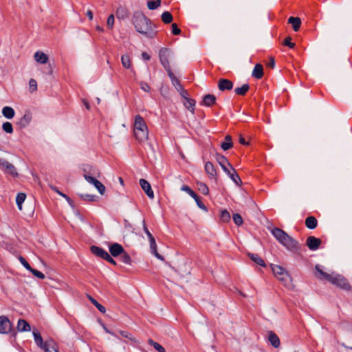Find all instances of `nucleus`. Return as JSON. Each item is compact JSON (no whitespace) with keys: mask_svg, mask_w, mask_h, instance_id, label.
Instances as JSON below:
<instances>
[{"mask_svg":"<svg viewBox=\"0 0 352 352\" xmlns=\"http://www.w3.org/2000/svg\"><path fill=\"white\" fill-rule=\"evenodd\" d=\"M173 85L175 87L177 91H182L186 94V91L183 88L179 80L177 78L172 82Z\"/></svg>","mask_w":352,"mask_h":352,"instance_id":"nucleus-46","label":"nucleus"},{"mask_svg":"<svg viewBox=\"0 0 352 352\" xmlns=\"http://www.w3.org/2000/svg\"><path fill=\"white\" fill-rule=\"evenodd\" d=\"M272 270L274 275L281 281H284L289 276L286 270L280 265H272Z\"/></svg>","mask_w":352,"mask_h":352,"instance_id":"nucleus-11","label":"nucleus"},{"mask_svg":"<svg viewBox=\"0 0 352 352\" xmlns=\"http://www.w3.org/2000/svg\"><path fill=\"white\" fill-rule=\"evenodd\" d=\"M140 87L142 90H144L146 92H148L151 89L149 85L145 82H140Z\"/></svg>","mask_w":352,"mask_h":352,"instance_id":"nucleus-58","label":"nucleus"},{"mask_svg":"<svg viewBox=\"0 0 352 352\" xmlns=\"http://www.w3.org/2000/svg\"><path fill=\"white\" fill-rule=\"evenodd\" d=\"M86 15L89 17L90 20L93 19V14L91 10H87L86 12Z\"/></svg>","mask_w":352,"mask_h":352,"instance_id":"nucleus-64","label":"nucleus"},{"mask_svg":"<svg viewBox=\"0 0 352 352\" xmlns=\"http://www.w3.org/2000/svg\"><path fill=\"white\" fill-rule=\"evenodd\" d=\"M0 168L6 173L9 174L13 177H18V173L14 166L8 162L6 160L0 159Z\"/></svg>","mask_w":352,"mask_h":352,"instance_id":"nucleus-7","label":"nucleus"},{"mask_svg":"<svg viewBox=\"0 0 352 352\" xmlns=\"http://www.w3.org/2000/svg\"><path fill=\"white\" fill-rule=\"evenodd\" d=\"M198 190L203 194V195H208L209 192V189L206 184L202 182L197 183Z\"/></svg>","mask_w":352,"mask_h":352,"instance_id":"nucleus-41","label":"nucleus"},{"mask_svg":"<svg viewBox=\"0 0 352 352\" xmlns=\"http://www.w3.org/2000/svg\"><path fill=\"white\" fill-rule=\"evenodd\" d=\"M305 223L307 228L313 230L317 227L318 221L314 217L309 216L305 219Z\"/></svg>","mask_w":352,"mask_h":352,"instance_id":"nucleus-26","label":"nucleus"},{"mask_svg":"<svg viewBox=\"0 0 352 352\" xmlns=\"http://www.w3.org/2000/svg\"><path fill=\"white\" fill-rule=\"evenodd\" d=\"M186 107L190 110L192 113H194L195 100L189 98H186V102H184Z\"/></svg>","mask_w":352,"mask_h":352,"instance_id":"nucleus-36","label":"nucleus"},{"mask_svg":"<svg viewBox=\"0 0 352 352\" xmlns=\"http://www.w3.org/2000/svg\"><path fill=\"white\" fill-rule=\"evenodd\" d=\"M216 160L229 177L237 186H241L242 184L241 179L235 169L230 164L228 159L225 156L217 153L216 154Z\"/></svg>","mask_w":352,"mask_h":352,"instance_id":"nucleus-5","label":"nucleus"},{"mask_svg":"<svg viewBox=\"0 0 352 352\" xmlns=\"http://www.w3.org/2000/svg\"><path fill=\"white\" fill-rule=\"evenodd\" d=\"M268 340L271 343V344L275 348H278L280 346L279 338L273 331L269 332Z\"/></svg>","mask_w":352,"mask_h":352,"instance_id":"nucleus-25","label":"nucleus"},{"mask_svg":"<svg viewBox=\"0 0 352 352\" xmlns=\"http://www.w3.org/2000/svg\"><path fill=\"white\" fill-rule=\"evenodd\" d=\"M272 234L281 245L285 246L289 251L297 254L300 252V244L296 240L288 235L284 230L275 228L272 230Z\"/></svg>","mask_w":352,"mask_h":352,"instance_id":"nucleus-2","label":"nucleus"},{"mask_svg":"<svg viewBox=\"0 0 352 352\" xmlns=\"http://www.w3.org/2000/svg\"><path fill=\"white\" fill-rule=\"evenodd\" d=\"M80 197L82 200L85 201H94L96 200V196L94 195L81 194L80 195Z\"/></svg>","mask_w":352,"mask_h":352,"instance_id":"nucleus-47","label":"nucleus"},{"mask_svg":"<svg viewBox=\"0 0 352 352\" xmlns=\"http://www.w3.org/2000/svg\"><path fill=\"white\" fill-rule=\"evenodd\" d=\"M142 223H143V230H144V232L146 233V236H148V239L149 240V239H152L153 238H154V236L152 235V234L150 232V231L147 228L144 220H143Z\"/></svg>","mask_w":352,"mask_h":352,"instance_id":"nucleus-53","label":"nucleus"},{"mask_svg":"<svg viewBox=\"0 0 352 352\" xmlns=\"http://www.w3.org/2000/svg\"><path fill=\"white\" fill-rule=\"evenodd\" d=\"M32 334L34 336L35 343L36 344V345L38 346H39L41 348V346L43 345L45 342H43L40 333L38 332V331L37 329H33Z\"/></svg>","mask_w":352,"mask_h":352,"instance_id":"nucleus-29","label":"nucleus"},{"mask_svg":"<svg viewBox=\"0 0 352 352\" xmlns=\"http://www.w3.org/2000/svg\"><path fill=\"white\" fill-rule=\"evenodd\" d=\"M2 114L5 118L12 119L15 115V111L13 108L6 106L2 109Z\"/></svg>","mask_w":352,"mask_h":352,"instance_id":"nucleus-28","label":"nucleus"},{"mask_svg":"<svg viewBox=\"0 0 352 352\" xmlns=\"http://www.w3.org/2000/svg\"><path fill=\"white\" fill-rule=\"evenodd\" d=\"M205 170L212 177H214L217 174L216 169H215L213 164L210 162H207L206 163Z\"/></svg>","mask_w":352,"mask_h":352,"instance_id":"nucleus-31","label":"nucleus"},{"mask_svg":"<svg viewBox=\"0 0 352 352\" xmlns=\"http://www.w3.org/2000/svg\"><path fill=\"white\" fill-rule=\"evenodd\" d=\"M30 272H32V274L34 276H35L36 277H37L40 279H44L45 277L44 274H43L41 272H40L37 270H35L34 268H32V270H30Z\"/></svg>","mask_w":352,"mask_h":352,"instance_id":"nucleus-49","label":"nucleus"},{"mask_svg":"<svg viewBox=\"0 0 352 352\" xmlns=\"http://www.w3.org/2000/svg\"><path fill=\"white\" fill-rule=\"evenodd\" d=\"M124 250L123 247L118 243H113L109 245V252L112 256L116 257L120 256L124 252Z\"/></svg>","mask_w":352,"mask_h":352,"instance_id":"nucleus-15","label":"nucleus"},{"mask_svg":"<svg viewBox=\"0 0 352 352\" xmlns=\"http://www.w3.org/2000/svg\"><path fill=\"white\" fill-rule=\"evenodd\" d=\"M116 16L119 19H124L127 16L126 10L124 8H119L116 11Z\"/></svg>","mask_w":352,"mask_h":352,"instance_id":"nucleus-39","label":"nucleus"},{"mask_svg":"<svg viewBox=\"0 0 352 352\" xmlns=\"http://www.w3.org/2000/svg\"><path fill=\"white\" fill-rule=\"evenodd\" d=\"M120 260L122 263L125 264H131V259L130 256L124 250V252L122 253L120 255Z\"/></svg>","mask_w":352,"mask_h":352,"instance_id":"nucleus-40","label":"nucleus"},{"mask_svg":"<svg viewBox=\"0 0 352 352\" xmlns=\"http://www.w3.org/2000/svg\"><path fill=\"white\" fill-rule=\"evenodd\" d=\"M161 4V0H156L155 1H149L147 2V7L149 10H155Z\"/></svg>","mask_w":352,"mask_h":352,"instance_id":"nucleus-45","label":"nucleus"},{"mask_svg":"<svg viewBox=\"0 0 352 352\" xmlns=\"http://www.w3.org/2000/svg\"><path fill=\"white\" fill-rule=\"evenodd\" d=\"M181 190L182 191L187 192L191 197H192V199H195L197 206L199 208L205 211H207V208L206 207V206L202 203V201L200 200V198L197 196V195L189 186L186 185H183L181 188Z\"/></svg>","mask_w":352,"mask_h":352,"instance_id":"nucleus-9","label":"nucleus"},{"mask_svg":"<svg viewBox=\"0 0 352 352\" xmlns=\"http://www.w3.org/2000/svg\"><path fill=\"white\" fill-rule=\"evenodd\" d=\"M91 252L94 255H96V256H98L100 258H102L103 259H104L106 258V256H107V255L109 254L104 249H102V248H101L100 247L96 246V245H92L91 247Z\"/></svg>","mask_w":352,"mask_h":352,"instance_id":"nucleus-19","label":"nucleus"},{"mask_svg":"<svg viewBox=\"0 0 352 352\" xmlns=\"http://www.w3.org/2000/svg\"><path fill=\"white\" fill-rule=\"evenodd\" d=\"M142 57L144 60H149L151 58V56L146 52H143L142 54Z\"/></svg>","mask_w":352,"mask_h":352,"instance_id":"nucleus-63","label":"nucleus"},{"mask_svg":"<svg viewBox=\"0 0 352 352\" xmlns=\"http://www.w3.org/2000/svg\"><path fill=\"white\" fill-rule=\"evenodd\" d=\"M161 18L162 21L166 24L170 23L173 21V16L171 13L168 11L164 12L161 16Z\"/></svg>","mask_w":352,"mask_h":352,"instance_id":"nucleus-35","label":"nucleus"},{"mask_svg":"<svg viewBox=\"0 0 352 352\" xmlns=\"http://www.w3.org/2000/svg\"><path fill=\"white\" fill-rule=\"evenodd\" d=\"M2 129L7 133H13L12 124L9 122H4L2 124Z\"/></svg>","mask_w":352,"mask_h":352,"instance_id":"nucleus-43","label":"nucleus"},{"mask_svg":"<svg viewBox=\"0 0 352 352\" xmlns=\"http://www.w3.org/2000/svg\"><path fill=\"white\" fill-rule=\"evenodd\" d=\"M249 89L250 86L248 85V84H244L240 87H236L234 89V92L237 95L244 96L246 94V92L249 90Z\"/></svg>","mask_w":352,"mask_h":352,"instance_id":"nucleus-34","label":"nucleus"},{"mask_svg":"<svg viewBox=\"0 0 352 352\" xmlns=\"http://www.w3.org/2000/svg\"><path fill=\"white\" fill-rule=\"evenodd\" d=\"M140 185L141 188L144 190L146 195L151 198H154V193L151 188V184L144 179H140Z\"/></svg>","mask_w":352,"mask_h":352,"instance_id":"nucleus-14","label":"nucleus"},{"mask_svg":"<svg viewBox=\"0 0 352 352\" xmlns=\"http://www.w3.org/2000/svg\"><path fill=\"white\" fill-rule=\"evenodd\" d=\"M291 41H292L291 37L288 36V37L285 38V39L283 42V45L288 46L290 48H294L295 47V43H292Z\"/></svg>","mask_w":352,"mask_h":352,"instance_id":"nucleus-54","label":"nucleus"},{"mask_svg":"<svg viewBox=\"0 0 352 352\" xmlns=\"http://www.w3.org/2000/svg\"><path fill=\"white\" fill-rule=\"evenodd\" d=\"M34 58L37 63L41 64H45L49 60L47 55L40 51H38L34 54Z\"/></svg>","mask_w":352,"mask_h":352,"instance_id":"nucleus-22","label":"nucleus"},{"mask_svg":"<svg viewBox=\"0 0 352 352\" xmlns=\"http://www.w3.org/2000/svg\"><path fill=\"white\" fill-rule=\"evenodd\" d=\"M11 329V322L9 319L5 316H0V333H8Z\"/></svg>","mask_w":352,"mask_h":352,"instance_id":"nucleus-12","label":"nucleus"},{"mask_svg":"<svg viewBox=\"0 0 352 352\" xmlns=\"http://www.w3.org/2000/svg\"><path fill=\"white\" fill-rule=\"evenodd\" d=\"M165 70L166 71L167 74H168V76H169V78H170L171 80V82H173L174 80H176L177 78L175 77V76L174 75V74L173 73L171 69H170V67H166L164 68Z\"/></svg>","mask_w":352,"mask_h":352,"instance_id":"nucleus-55","label":"nucleus"},{"mask_svg":"<svg viewBox=\"0 0 352 352\" xmlns=\"http://www.w3.org/2000/svg\"><path fill=\"white\" fill-rule=\"evenodd\" d=\"M181 32L180 29L178 28L177 25L176 23L172 24V33L174 35H179Z\"/></svg>","mask_w":352,"mask_h":352,"instance_id":"nucleus-57","label":"nucleus"},{"mask_svg":"<svg viewBox=\"0 0 352 352\" xmlns=\"http://www.w3.org/2000/svg\"><path fill=\"white\" fill-rule=\"evenodd\" d=\"M248 256L251 258V260H252L256 264H258L262 267L265 266V263L264 261L258 254L249 253Z\"/></svg>","mask_w":352,"mask_h":352,"instance_id":"nucleus-32","label":"nucleus"},{"mask_svg":"<svg viewBox=\"0 0 352 352\" xmlns=\"http://www.w3.org/2000/svg\"><path fill=\"white\" fill-rule=\"evenodd\" d=\"M135 30L148 38H154L157 34V25L147 18L142 12L135 11L131 18Z\"/></svg>","mask_w":352,"mask_h":352,"instance_id":"nucleus-1","label":"nucleus"},{"mask_svg":"<svg viewBox=\"0 0 352 352\" xmlns=\"http://www.w3.org/2000/svg\"><path fill=\"white\" fill-rule=\"evenodd\" d=\"M315 269L320 279L327 280L342 289L346 291L351 289L350 284L343 276L335 273L327 274L322 271L319 265H316Z\"/></svg>","mask_w":352,"mask_h":352,"instance_id":"nucleus-4","label":"nucleus"},{"mask_svg":"<svg viewBox=\"0 0 352 352\" xmlns=\"http://www.w3.org/2000/svg\"><path fill=\"white\" fill-rule=\"evenodd\" d=\"M233 146L232 142V138L230 135H226L225 137V141L221 144V147L223 151H227Z\"/></svg>","mask_w":352,"mask_h":352,"instance_id":"nucleus-30","label":"nucleus"},{"mask_svg":"<svg viewBox=\"0 0 352 352\" xmlns=\"http://www.w3.org/2000/svg\"><path fill=\"white\" fill-rule=\"evenodd\" d=\"M89 299L92 304L94 305L101 313H104L106 311L105 307L102 306L101 304H100L96 300H95L91 296L89 297Z\"/></svg>","mask_w":352,"mask_h":352,"instance_id":"nucleus-42","label":"nucleus"},{"mask_svg":"<svg viewBox=\"0 0 352 352\" xmlns=\"http://www.w3.org/2000/svg\"><path fill=\"white\" fill-rule=\"evenodd\" d=\"M220 219L223 222H228L230 220V212L226 210H222L221 212Z\"/></svg>","mask_w":352,"mask_h":352,"instance_id":"nucleus-44","label":"nucleus"},{"mask_svg":"<svg viewBox=\"0 0 352 352\" xmlns=\"http://www.w3.org/2000/svg\"><path fill=\"white\" fill-rule=\"evenodd\" d=\"M107 261H108L109 263L113 264V265H116V262L115 261V260L109 255V254H108L107 256H106V258L104 259Z\"/></svg>","mask_w":352,"mask_h":352,"instance_id":"nucleus-59","label":"nucleus"},{"mask_svg":"<svg viewBox=\"0 0 352 352\" xmlns=\"http://www.w3.org/2000/svg\"><path fill=\"white\" fill-rule=\"evenodd\" d=\"M173 55V52L166 47H163L160 49L159 52V58L161 64L163 65L164 68L170 67L169 59Z\"/></svg>","mask_w":352,"mask_h":352,"instance_id":"nucleus-8","label":"nucleus"},{"mask_svg":"<svg viewBox=\"0 0 352 352\" xmlns=\"http://www.w3.org/2000/svg\"><path fill=\"white\" fill-rule=\"evenodd\" d=\"M41 349L44 352H58L56 344L52 340H46Z\"/></svg>","mask_w":352,"mask_h":352,"instance_id":"nucleus-16","label":"nucleus"},{"mask_svg":"<svg viewBox=\"0 0 352 352\" xmlns=\"http://www.w3.org/2000/svg\"><path fill=\"white\" fill-rule=\"evenodd\" d=\"M148 241L150 244L151 253L153 254L157 258L161 261H164V257L162 255H160L157 250V244L155 238L149 239Z\"/></svg>","mask_w":352,"mask_h":352,"instance_id":"nucleus-20","label":"nucleus"},{"mask_svg":"<svg viewBox=\"0 0 352 352\" xmlns=\"http://www.w3.org/2000/svg\"><path fill=\"white\" fill-rule=\"evenodd\" d=\"M26 198L25 193L19 192L17 194L16 197V203L19 210H22V204L24 202Z\"/></svg>","mask_w":352,"mask_h":352,"instance_id":"nucleus-33","label":"nucleus"},{"mask_svg":"<svg viewBox=\"0 0 352 352\" xmlns=\"http://www.w3.org/2000/svg\"><path fill=\"white\" fill-rule=\"evenodd\" d=\"M118 333L124 338H128L130 340H134L133 336L127 331H119Z\"/></svg>","mask_w":352,"mask_h":352,"instance_id":"nucleus-52","label":"nucleus"},{"mask_svg":"<svg viewBox=\"0 0 352 352\" xmlns=\"http://www.w3.org/2000/svg\"><path fill=\"white\" fill-rule=\"evenodd\" d=\"M233 221L234 223L239 226L243 224V219L239 214H233Z\"/></svg>","mask_w":352,"mask_h":352,"instance_id":"nucleus-48","label":"nucleus"},{"mask_svg":"<svg viewBox=\"0 0 352 352\" xmlns=\"http://www.w3.org/2000/svg\"><path fill=\"white\" fill-rule=\"evenodd\" d=\"M58 195H60V196H62L63 197H64V199H65L67 202L72 206V199L65 194L61 192H58Z\"/></svg>","mask_w":352,"mask_h":352,"instance_id":"nucleus-60","label":"nucleus"},{"mask_svg":"<svg viewBox=\"0 0 352 352\" xmlns=\"http://www.w3.org/2000/svg\"><path fill=\"white\" fill-rule=\"evenodd\" d=\"M84 177L87 182L93 184L101 195L104 194L105 191V186L100 181L88 175V173H85L84 175Z\"/></svg>","mask_w":352,"mask_h":352,"instance_id":"nucleus-10","label":"nucleus"},{"mask_svg":"<svg viewBox=\"0 0 352 352\" xmlns=\"http://www.w3.org/2000/svg\"><path fill=\"white\" fill-rule=\"evenodd\" d=\"M122 66L126 69L131 68V63L129 55H122L121 57Z\"/></svg>","mask_w":352,"mask_h":352,"instance_id":"nucleus-37","label":"nucleus"},{"mask_svg":"<svg viewBox=\"0 0 352 352\" xmlns=\"http://www.w3.org/2000/svg\"><path fill=\"white\" fill-rule=\"evenodd\" d=\"M272 234L281 245L285 246L289 251L297 254L300 252V244L296 240L288 235L284 230L275 228L272 230Z\"/></svg>","mask_w":352,"mask_h":352,"instance_id":"nucleus-3","label":"nucleus"},{"mask_svg":"<svg viewBox=\"0 0 352 352\" xmlns=\"http://www.w3.org/2000/svg\"><path fill=\"white\" fill-rule=\"evenodd\" d=\"M267 66L272 68H274L275 66V60L274 58L271 57L269 60V62L267 63Z\"/></svg>","mask_w":352,"mask_h":352,"instance_id":"nucleus-61","label":"nucleus"},{"mask_svg":"<svg viewBox=\"0 0 352 352\" xmlns=\"http://www.w3.org/2000/svg\"><path fill=\"white\" fill-rule=\"evenodd\" d=\"M134 135L139 142H144L148 139V131L143 118L137 115L134 122Z\"/></svg>","mask_w":352,"mask_h":352,"instance_id":"nucleus-6","label":"nucleus"},{"mask_svg":"<svg viewBox=\"0 0 352 352\" xmlns=\"http://www.w3.org/2000/svg\"><path fill=\"white\" fill-rule=\"evenodd\" d=\"M216 102V97L213 94H206L203 97L201 104L206 107H211Z\"/></svg>","mask_w":352,"mask_h":352,"instance_id":"nucleus-21","label":"nucleus"},{"mask_svg":"<svg viewBox=\"0 0 352 352\" xmlns=\"http://www.w3.org/2000/svg\"><path fill=\"white\" fill-rule=\"evenodd\" d=\"M218 87L221 91L231 90L233 87V82L230 80L221 78L218 82Z\"/></svg>","mask_w":352,"mask_h":352,"instance_id":"nucleus-17","label":"nucleus"},{"mask_svg":"<svg viewBox=\"0 0 352 352\" xmlns=\"http://www.w3.org/2000/svg\"><path fill=\"white\" fill-rule=\"evenodd\" d=\"M288 23L292 25L294 31H298L300 27L301 21L298 17L290 16L288 19Z\"/></svg>","mask_w":352,"mask_h":352,"instance_id":"nucleus-27","label":"nucleus"},{"mask_svg":"<svg viewBox=\"0 0 352 352\" xmlns=\"http://www.w3.org/2000/svg\"><path fill=\"white\" fill-rule=\"evenodd\" d=\"M19 259L21 263L25 269H27L29 271L32 270V267L30 265V264L28 263L25 258H23V256H20Z\"/></svg>","mask_w":352,"mask_h":352,"instance_id":"nucleus-51","label":"nucleus"},{"mask_svg":"<svg viewBox=\"0 0 352 352\" xmlns=\"http://www.w3.org/2000/svg\"><path fill=\"white\" fill-rule=\"evenodd\" d=\"M252 76L256 79H261L263 76V67L262 65L258 63L254 66Z\"/></svg>","mask_w":352,"mask_h":352,"instance_id":"nucleus-23","label":"nucleus"},{"mask_svg":"<svg viewBox=\"0 0 352 352\" xmlns=\"http://www.w3.org/2000/svg\"><path fill=\"white\" fill-rule=\"evenodd\" d=\"M29 87L31 92H33L37 89V82L36 80L31 78L29 81Z\"/></svg>","mask_w":352,"mask_h":352,"instance_id":"nucleus-50","label":"nucleus"},{"mask_svg":"<svg viewBox=\"0 0 352 352\" xmlns=\"http://www.w3.org/2000/svg\"><path fill=\"white\" fill-rule=\"evenodd\" d=\"M32 113L30 111H27L25 112L24 115L19 120L18 124L21 128L26 127L32 120Z\"/></svg>","mask_w":352,"mask_h":352,"instance_id":"nucleus-18","label":"nucleus"},{"mask_svg":"<svg viewBox=\"0 0 352 352\" xmlns=\"http://www.w3.org/2000/svg\"><path fill=\"white\" fill-rule=\"evenodd\" d=\"M103 328L106 333H109L111 336H115L116 338H118V336H117V334L115 332H113V331L109 330L106 327H104Z\"/></svg>","mask_w":352,"mask_h":352,"instance_id":"nucleus-62","label":"nucleus"},{"mask_svg":"<svg viewBox=\"0 0 352 352\" xmlns=\"http://www.w3.org/2000/svg\"><path fill=\"white\" fill-rule=\"evenodd\" d=\"M321 244V240L314 236H310L307 239L306 245L309 250L314 251L319 248Z\"/></svg>","mask_w":352,"mask_h":352,"instance_id":"nucleus-13","label":"nucleus"},{"mask_svg":"<svg viewBox=\"0 0 352 352\" xmlns=\"http://www.w3.org/2000/svg\"><path fill=\"white\" fill-rule=\"evenodd\" d=\"M148 344L153 346L154 349L158 352H166L165 349L159 343L154 342L153 340L149 339L148 340Z\"/></svg>","mask_w":352,"mask_h":352,"instance_id":"nucleus-38","label":"nucleus"},{"mask_svg":"<svg viewBox=\"0 0 352 352\" xmlns=\"http://www.w3.org/2000/svg\"><path fill=\"white\" fill-rule=\"evenodd\" d=\"M114 16L113 14H111L109 16L107 21V25L109 28H112L114 24Z\"/></svg>","mask_w":352,"mask_h":352,"instance_id":"nucleus-56","label":"nucleus"},{"mask_svg":"<svg viewBox=\"0 0 352 352\" xmlns=\"http://www.w3.org/2000/svg\"><path fill=\"white\" fill-rule=\"evenodd\" d=\"M17 329L21 332L30 331L31 330V327L26 320L19 319L17 322Z\"/></svg>","mask_w":352,"mask_h":352,"instance_id":"nucleus-24","label":"nucleus"}]
</instances>
